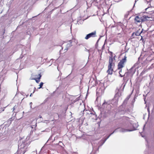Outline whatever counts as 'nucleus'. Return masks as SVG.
<instances>
[{
  "label": "nucleus",
  "instance_id": "f257e3e1",
  "mask_svg": "<svg viewBox=\"0 0 154 154\" xmlns=\"http://www.w3.org/2000/svg\"><path fill=\"white\" fill-rule=\"evenodd\" d=\"M27 148V144L25 142L19 145L18 147V153L19 154H24Z\"/></svg>",
  "mask_w": 154,
  "mask_h": 154
},
{
  "label": "nucleus",
  "instance_id": "f03ea898",
  "mask_svg": "<svg viewBox=\"0 0 154 154\" xmlns=\"http://www.w3.org/2000/svg\"><path fill=\"white\" fill-rule=\"evenodd\" d=\"M121 95V92L120 91L118 90L114 98L111 100V103L114 105H116L118 102L119 99Z\"/></svg>",
  "mask_w": 154,
  "mask_h": 154
},
{
  "label": "nucleus",
  "instance_id": "7ed1b4c3",
  "mask_svg": "<svg viewBox=\"0 0 154 154\" xmlns=\"http://www.w3.org/2000/svg\"><path fill=\"white\" fill-rule=\"evenodd\" d=\"M38 134L37 133V131L35 130L32 131L31 130L30 134L27 136L26 137V139L27 140L29 139L30 138L33 140H35L38 139Z\"/></svg>",
  "mask_w": 154,
  "mask_h": 154
},
{
  "label": "nucleus",
  "instance_id": "20e7f679",
  "mask_svg": "<svg viewBox=\"0 0 154 154\" xmlns=\"http://www.w3.org/2000/svg\"><path fill=\"white\" fill-rule=\"evenodd\" d=\"M149 17L146 16H143L142 17H140L137 16L134 18L135 23H140L141 22H144L146 21Z\"/></svg>",
  "mask_w": 154,
  "mask_h": 154
},
{
  "label": "nucleus",
  "instance_id": "39448f33",
  "mask_svg": "<svg viewBox=\"0 0 154 154\" xmlns=\"http://www.w3.org/2000/svg\"><path fill=\"white\" fill-rule=\"evenodd\" d=\"M138 125L137 124H135L133 125V128H130L129 129H125L122 128H118L119 131L120 132H124L127 131H131L136 130Z\"/></svg>",
  "mask_w": 154,
  "mask_h": 154
},
{
  "label": "nucleus",
  "instance_id": "423d86ee",
  "mask_svg": "<svg viewBox=\"0 0 154 154\" xmlns=\"http://www.w3.org/2000/svg\"><path fill=\"white\" fill-rule=\"evenodd\" d=\"M127 57L125 56L124 58L119 62L118 65V69H121L124 66L125 63L127 61Z\"/></svg>",
  "mask_w": 154,
  "mask_h": 154
},
{
  "label": "nucleus",
  "instance_id": "0eeeda50",
  "mask_svg": "<svg viewBox=\"0 0 154 154\" xmlns=\"http://www.w3.org/2000/svg\"><path fill=\"white\" fill-rule=\"evenodd\" d=\"M96 32L95 31L87 34L85 37V39H88L91 37H94L96 36Z\"/></svg>",
  "mask_w": 154,
  "mask_h": 154
},
{
  "label": "nucleus",
  "instance_id": "6e6552de",
  "mask_svg": "<svg viewBox=\"0 0 154 154\" xmlns=\"http://www.w3.org/2000/svg\"><path fill=\"white\" fill-rule=\"evenodd\" d=\"M110 135H109L105 139H102L99 143V145L98 146V148L97 149V150H98L99 148L105 142L106 140L110 137Z\"/></svg>",
  "mask_w": 154,
  "mask_h": 154
},
{
  "label": "nucleus",
  "instance_id": "1a4fd4ad",
  "mask_svg": "<svg viewBox=\"0 0 154 154\" xmlns=\"http://www.w3.org/2000/svg\"><path fill=\"white\" fill-rule=\"evenodd\" d=\"M114 60V59L112 57L109 58V64L108 66L114 67V64L113 62V61Z\"/></svg>",
  "mask_w": 154,
  "mask_h": 154
},
{
  "label": "nucleus",
  "instance_id": "9d476101",
  "mask_svg": "<svg viewBox=\"0 0 154 154\" xmlns=\"http://www.w3.org/2000/svg\"><path fill=\"white\" fill-rule=\"evenodd\" d=\"M101 0H93L92 3L96 6H98V5H101Z\"/></svg>",
  "mask_w": 154,
  "mask_h": 154
},
{
  "label": "nucleus",
  "instance_id": "9b49d317",
  "mask_svg": "<svg viewBox=\"0 0 154 154\" xmlns=\"http://www.w3.org/2000/svg\"><path fill=\"white\" fill-rule=\"evenodd\" d=\"M113 67L108 66V70L107 71V72L109 74L111 75L112 73V70Z\"/></svg>",
  "mask_w": 154,
  "mask_h": 154
},
{
  "label": "nucleus",
  "instance_id": "f8f14e48",
  "mask_svg": "<svg viewBox=\"0 0 154 154\" xmlns=\"http://www.w3.org/2000/svg\"><path fill=\"white\" fill-rule=\"evenodd\" d=\"M38 75L39 76V77L38 78H32L31 79H34V80H35L36 82L37 83H38L40 82V79L41 76V75H40V74H39Z\"/></svg>",
  "mask_w": 154,
  "mask_h": 154
},
{
  "label": "nucleus",
  "instance_id": "ddd939ff",
  "mask_svg": "<svg viewBox=\"0 0 154 154\" xmlns=\"http://www.w3.org/2000/svg\"><path fill=\"white\" fill-rule=\"evenodd\" d=\"M17 106H15L13 107V111H14V112L17 113L18 112L19 110L18 109H17Z\"/></svg>",
  "mask_w": 154,
  "mask_h": 154
},
{
  "label": "nucleus",
  "instance_id": "4468645a",
  "mask_svg": "<svg viewBox=\"0 0 154 154\" xmlns=\"http://www.w3.org/2000/svg\"><path fill=\"white\" fill-rule=\"evenodd\" d=\"M140 34L138 32H133L132 35V36H134L135 35L136 36H139Z\"/></svg>",
  "mask_w": 154,
  "mask_h": 154
},
{
  "label": "nucleus",
  "instance_id": "2eb2a0df",
  "mask_svg": "<svg viewBox=\"0 0 154 154\" xmlns=\"http://www.w3.org/2000/svg\"><path fill=\"white\" fill-rule=\"evenodd\" d=\"M130 97L129 96H128V97H127V98L125 99V100H124V101L123 102L124 104H125L127 103V101L128 100H129Z\"/></svg>",
  "mask_w": 154,
  "mask_h": 154
},
{
  "label": "nucleus",
  "instance_id": "dca6fc26",
  "mask_svg": "<svg viewBox=\"0 0 154 154\" xmlns=\"http://www.w3.org/2000/svg\"><path fill=\"white\" fill-rule=\"evenodd\" d=\"M88 112H89V113H90V115H91L92 116H93V118H96V115L95 114V112H90V111H88Z\"/></svg>",
  "mask_w": 154,
  "mask_h": 154
},
{
  "label": "nucleus",
  "instance_id": "f3484780",
  "mask_svg": "<svg viewBox=\"0 0 154 154\" xmlns=\"http://www.w3.org/2000/svg\"><path fill=\"white\" fill-rule=\"evenodd\" d=\"M4 59L3 55L2 54H0V62L3 60Z\"/></svg>",
  "mask_w": 154,
  "mask_h": 154
},
{
  "label": "nucleus",
  "instance_id": "a211bd4d",
  "mask_svg": "<svg viewBox=\"0 0 154 154\" xmlns=\"http://www.w3.org/2000/svg\"><path fill=\"white\" fill-rule=\"evenodd\" d=\"M72 46V45L71 44V41H69V42L68 44H67L66 46L67 47L69 48L70 47H71Z\"/></svg>",
  "mask_w": 154,
  "mask_h": 154
},
{
  "label": "nucleus",
  "instance_id": "6ab92c4d",
  "mask_svg": "<svg viewBox=\"0 0 154 154\" xmlns=\"http://www.w3.org/2000/svg\"><path fill=\"white\" fill-rule=\"evenodd\" d=\"M88 111H89V110L88 111L87 110H84V111H83V112H85L86 113V114H90V113L88 112Z\"/></svg>",
  "mask_w": 154,
  "mask_h": 154
},
{
  "label": "nucleus",
  "instance_id": "aec40b11",
  "mask_svg": "<svg viewBox=\"0 0 154 154\" xmlns=\"http://www.w3.org/2000/svg\"><path fill=\"white\" fill-rule=\"evenodd\" d=\"M121 72H122V69H121L119 71V73L120 75V76L121 77H122L123 76H124V75H122V74H121Z\"/></svg>",
  "mask_w": 154,
  "mask_h": 154
},
{
  "label": "nucleus",
  "instance_id": "412c9836",
  "mask_svg": "<svg viewBox=\"0 0 154 154\" xmlns=\"http://www.w3.org/2000/svg\"><path fill=\"white\" fill-rule=\"evenodd\" d=\"M11 118L7 122L9 124H11Z\"/></svg>",
  "mask_w": 154,
  "mask_h": 154
},
{
  "label": "nucleus",
  "instance_id": "4be33fe9",
  "mask_svg": "<svg viewBox=\"0 0 154 154\" xmlns=\"http://www.w3.org/2000/svg\"><path fill=\"white\" fill-rule=\"evenodd\" d=\"M43 84V83L42 82H41L40 83V84L39 85L40 87L38 88V89H40V88H42V86Z\"/></svg>",
  "mask_w": 154,
  "mask_h": 154
},
{
  "label": "nucleus",
  "instance_id": "5701e85b",
  "mask_svg": "<svg viewBox=\"0 0 154 154\" xmlns=\"http://www.w3.org/2000/svg\"><path fill=\"white\" fill-rule=\"evenodd\" d=\"M147 4L150 5V2L152 1V0H146Z\"/></svg>",
  "mask_w": 154,
  "mask_h": 154
},
{
  "label": "nucleus",
  "instance_id": "b1692460",
  "mask_svg": "<svg viewBox=\"0 0 154 154\" xmlns=\"http://www.w3.org/2000/svg\"><path fill=\"white\" fill-rule=\"evenodd\" d=\"M117 129H115L114 131L112 133L110 134L109 135H110V136L112 134L114 133L115 132H117Z\"/></svg>",
  "mask_w": 154,
  "mask_h": 154
},
{
  "label": "nucleus",
  "instance_id": "393cba45",
  "mask_svg": "<svg viewBox=\"0 0 154 154\" xmlns=\"http://www.w3.org/2000/svg\"><path fill=\"white\" fill-rule=\"evenodd\" d=\"M79 100V97L76 98L73 101L75 102Z\"/></svg>",
  "mask_w": 154,
  "mask_h": 154
},
{
  "label": "nucleus",
  "instance_id": "a878e982",
  "mask_svg": "<svg viewBox=\"0 0 154 154\" xmlns=\"http://www.w3.org/2000/svg\"><path fill=\"white\" fill-rule=\"evenodd\" d=\"M105 104H107V103H106V102H104V103H103V104H102V106H104V105Z\"/></svg>",
  "mask_w": 154,
  "mask_h": 154
},
{
  "label": "nucleus",
  "instance_id": "bb28decb",
  "mask_svg": "<svg viewBox=\"0 0 154 154\" xmlns=\"http://www.w3.org/2000/svg\"><path fill=\"white\" fill-rule=\"evenodd\" d=\"M3 153V151L2 150L0 151V154H2Z\"/></svg>",
  "mask_w": 154,
  "mask_h": 154
},
{
  "label": "nucleus",
  "instance_id": "cd10ccee",
  "mask_svg": "<svg viewBox=\"0 0 154 154\" xmlns=\"http://www.w3.org/2000/svg\"><path fill=\"white\" fill-rule=\"evenodd\" d=\"M34 91L33 92V93L32 94L34 93L35 92V87H34Z\"/></svg>",
  "mask_w": 154,
  "mask_h": 154
},
{
  "label": "nucleus",
  "instance_id": "c85d7f7f",
  "mask_svg": "<svg viewBox=\"0 0 154 154\" xmlns=\"http://www.w3.org/2000/svg\"><path fill=\"white\" fill-rule=\"evenodd\" d=\"M32 93H31V94H30V97H31V96H32Z\"/></svg>",
  "mask_w": 154,
  "mask_h": 154
},
{
  "label": "nucleus",
  "instance_id": "c756f323",
  "mask_svg": "<svg viewBox=\"0 0 154 154\" xmlns=\"http://www.w3.org/2000/svg\"><path fill=\"white\" fill-rule=\"evenodd\" d=\"M92 146H93V148L94 149V146L93 144H92Z\"/></svg>",
  "mask_w": 154,
  "mask_h": 154
},
{
  "label": "nucleus",
  "instance_id": "7c9ffc66",
  "mask_svg": "<svg viewBox=\"0 0 154 154\" xmlns=\"http://www.w3.org/2000/svg\"><path fill=\"white\" fill-rule=\"evenodd\" d=\"M4 111V108L3 109H2V111Z\"/></svg>",
  "mask_w": 154,
  "mask_h": 154
},
{
  "label": "nucleus",
  "instance_id": "2f4dec72",
  "mask_svg": "<svg viewBox=\"0 0 154 154\" xmlns=\"http://www.w3.org/2000/svg\"><path fill=\"white\" fill-rule=\"evenodd\" d=\"M32 104V103L31 102V103H30V104Z\"/></svg>",
  "mask_w": 154,
  "mask_h": 154
},
{
  "label": "nucleus",
  "instance_id": "473e14b6",
  "mask_svg": "<svg viewBox=\"0 0 154 154\" xmlns=\"http://www.w3.org/2000/svg\"><path fill=\"white\" fill-rule=\"evenodd\" d=\"M148 8H146L145 9L146 10H147Z\"/></svg>",
  "mask_w": 154,
  "mask_h": 154
},
{
  "label": "nucleus",
  "instance_id": "72a5a7b5",
  "mask_svg": "<svg viewBox=\"0 0 154 154\" xmlns=\"http://www.w3.org/2000/svg\"><path fill=\"white\" fill-rule=\"evenodd\" d=\"M40 118H42V117L41 116H39Z\"/></svg>",
  "mask_w": 154,
  "mask_h": 154
},
{
  "label": "nucleus",
  "instance_id": "f704fd0d",
  "mask_svg": "<svg viewBox=\"0 0 154 154\" xmlns=\"http://www.w3.org/2000/svg\"><path fill=\"white\" fill-rule=\"evenodd\" d=\"M66 50L67 51V49H65V50Z\"/></svg>",
  "mask_w": 154,
  "mask_h": 154
},
{
  "label": "nucleus",
  "instance_id": "c9c22d12",
  "mask_svg": "<svg viewBox=\"0 0 154 154\" xmlns=\"http://www.w3.org/2000/svg\"><path fill=\"white\" fill-rule=\"evenodd\" d=\"M93 149H95V148H94V149L93 148Z\"/></svg>",
  "mask_w": 154,
  "mask_h": 154
}]
</instances>
